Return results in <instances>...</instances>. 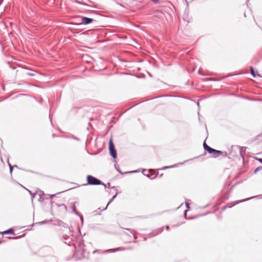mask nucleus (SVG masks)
Returning a JSON list of instances; mask_svg holds the SVG:
<instances>
[{
	"mask_svg": "<svg viewBox=\"0 0 262 262\" xmlns=\"http://www.w3.org/2000/svg\"><path fill=\"white\" fill-rule=\"evenodd\" d=\"M86 179L88 184L91 185H98L102 184L100 180L90 175L87 176Z\"/></svg>",
	"mask_w": 262,
	"mask_h": 262,
	"instance_id": "1",
	"label": "nucleus"
},
{
	"mask_svg": "<svg viewBox=\"0 0 262 262\" xmlns=\"http://www.w3.org/2000/svg\"><path fill=\"white\" fill-rule=\"evenodd\" d=\"M109 150L111 155L113 158L115 159L117 157V152L112 140L109 141Z\"/></svg>",
	"mask_w": 262,
	"mask_h": 262,
	"instance_id": "2",
	"label": "nucleus"
},
{
	"mask_svg": "<svg viewBox=\"0 0 262 262\" xmlns=\"http://www.w3.org/2000/svg\"><path fill=\"white\" fill-rule=\"evenodd\" d=\"M207 151L209 154H211L213 157L215 158L219 157L222 153L221 151L217 150L210 147L207 150Z\"/></svg>",
	"mask_w": 262,
	"mask_h": 262,
	"instance_id": "3",
	"label": "nucleus"
},
{
	"mask_svg": "<svg viewBox=\"0 0 262 262\" xmlns=\"http://www.w3.org/2000/svg\"><path fill=\"white\" fill-rule=\"evenodd\" d=\"M94 20L92 18L87 17H81V23L84 25H88L92 23Z\"/></svg>",
	"mask_w": 262,
	"mask_h": 262,
	"instance_id": "4",
	"label": "nucleus"
},
{
	"mask_svg": "<svg viewBox=\"0 0 262 262\" xmlns=\"http://www.w3.org/2000/svg\"><path fill=\"white\" fill-rule=\"evenodd\" d=\"M246 150V147L244 146H241L239 147V153L241 156L243 158L244 156V154L245 153Z\"/></svg>",
	"mask_w": 262,
	"mask_h": 262,
	"instance_id": "5",
	"label": "nucleus"
},
{
	"mask_svg": "<svg viewBox=\"0 0 262 262\" xmlns=\"http://www.w3.org/2000/svg\"><path fill=\"white\" fill-rule=\"evenodd\" d=\"M250 72H251V75L254 77H255L256 76H259V77H260V75L258 74H257V75L255 74V71L254 70V69L251 67H250Z\"/></svg>",
	"mask_w": 262,
	"mask_h": 262,
	"instance_id": "6",
	"label": "nucleus"
},
{
	"mask_svg": "<svg viewBox=\"0 0 262 262\" xmlns=\"http://www.w3.org/2000/svg\"><path fill=\"white\" fill-rule=\"evenodd\" d=\"M3 234H13V231L11 229H8L4 232H3Z\"/></svg>",
	"mask_w": 262,
	"mask_h": 262,
	"instance_id": "7",
	"label": "nucleus"
},
{
	"mask_svg": "<svg viewBox=\"0 0 262 262\" xmlns=\"http://www.w3.org/2000/svg\"><path fill=\"white\" fill-rule=\"evenodd\" d=\"M62 238H63V239L66 241L64 242V243L68 244V242L67 241L70 239V237L68 235H63L62 236ZM68 245H70V244H68Z\"/></svg>",
	"mask_w": 262,
	"mask_h": 262,
	"instance_id": "8",
	"label": "nucleus"
},
{
	"mask_svg": "<svg viewBox=\"0 0 262 262\" xmlns=\"http://www.w3.org/2000/svg\"><path fill=\"white\" fill-rule=\"evenodd\" d=\"M163 230V227H161L158 229L157 230V232L156 233H154V235H156L160 233H161Z\"/></svg>",
	"mask_w": 262,
	"mask_h": 262,
	"instance_id": "9",
	"label": "nucleus"
},
{
	"mask_svg": "<svg viewBox=\"0 0 262 262\" xmlns=\"http://www.w3.org/2000/svg\"><path fill=\"white\" fill-rule=\"evenodd\" d=\"M203 147H204V148L205 150L207 151V150L210 147V146H209L208 145H207L205 142H204L203 143Z\"/></svg>",
	"mask_w": 262,
	"mask_h": 262,
	"instance_id": "10",
	"label": "nucleus"
},
{
	"mask_svg": "<svg viewBox=\"0 0 262 262\" xmlns=\"http://www.w3.org/2000/svg\"><path fill=\"white\" fill-rule=\"evenodd\" d=\"M147 177H148L150 179H153L156 177V176L155 174H151L150 175H146Z\"/></svg>",
	"mask_w": 262,
	"mask_h": 262,
	"instance_id": "11",
	"label": "nucleus"
},
{
	"mask_svg": "<svg viewBox=\"0 0 262 262\" xmlns=\"http://www.w3.org/2000/svg\"><path fill=\"white\" fill-rule=\"evenodd\" d=\"M262 169V166H259L257 167L254 171V173H256L257 171Z\"/></svg>",
	"mask_w": 262,
	"mask_h": 262,
	"instance_id": "12",
	"label": "nucleus"
},
{
	"mask_svg": "<svg viewBox=\"0 0 262 262\" xmlns=\"http://www.w3.org/2000/svg\"><path fill=\"white\" fill-rule=\"evenodd\" d=\"M73 212L76 214L77 215H78V216H80V215L79 214V213L76 211V209H75V206H73Z\"/></svg>",
	"mask_w": 262,
	"mask_h": 262,
	"instance_id": "13",
	"label": "nucleus"
},
{
	"mask_svg": "<svg viewBox=\"0 0 262 262\" xmlns=\"http://www.w3.org/2000/svg\"><path fill=\"white\" fill-rule=\"evenodd\" d=\"M124 248H122V247H120V248H116V249H112V250L114 252L115 251H119V250H124Z\"/></svg>",
	"mask_w": 262,
	"mask_h": 262,
	"instance_id": "14",
	"label": "nucleus"
},
{
	"mask_svg": "<svg viewBox=\"0 0 262 262\" xmlns=\"http://www.w3.org/2000/svg\"><path fill=\"white\" fill-rule=\"evenodd\" d=\"M59 207H60L62 209H65L66 211H67V207H66V206L64 204H62L59 205Z\"/></svg>",
	"mask_w": 262,
	"mask_h": 262,
	"instance_id": "15",
	"label": "nucleus"
},
{
	"mask_svg": "<svg viewBox=\"0 0 262 262\" xmlns=\"http://www.w3.org/2000/svg\"><path fill=\"white\" fill-rule=\"evenodd\" d=\"M128 230L130 231L131 233L134 235V238L136 239V237L135 236V231L134 230L127 229Z\"/></svg>",
	"mask_w": 262,
	"mask_h": 262,
	"instance_id": "16",
	"label": "nucleus"
},
{
	"mask_svg": "<svg viewBox=\"0 0 262 262\" xmlns=\"http://www.w3.org/2000/svg\"><path fill=\"white\" fill-rule=\"evenodd\" d=\"M174 166H175V165H172V166H165V167H164L162 169H167V168H172V167H174Z\"/></svg>",
	"mask_w": 262,
	"mask_h": 262,
	"instance_id": "17",
	"label": "nucleus"
},
{
	"mask_svg": "<svg viewBox=\"0 0 262 262\" xmlns=\"http://www.w3.org/2000/svg\"><path fill=\"white\" fill-rule=\"evenodd\" d=\"M113 200H113L112 198L111 199V200L108 202V203H107V205H106V207L104 209V210H105V209H106V208H107V207L108 206V205H109V204H110V203H111Z\"/></svg>",
	"mask_w": 262,
	"mask_h": 262,
	"instance_id": "18",
	"label": "nucleus"
},
{
	"mask_svg": "<svg viewBox=\"0 0 262 262\" xmlns=\"http://www.w3.org/2000/svg\"><path fill=\"white\" fill-rule=\"evenodd\" d=\"M27 75L28 76H33L35 75L34 73H30V72L29 73H27Z\"/></svg>",
	"mask_w": 262,
	"mask_h": 262,
	"instance_id": "19",
	"label": "nucleus"
},
{
	"mask_svg": "<svg viewBox=\"0 0 262 262\" xmlns=\"http://www.w3.org/2000/svg\"><path fill=\"white\" fill-rule=\"evenodd\" d=\"M9 167H10V172H12L13 167L9 163Z\"/></svg>",
	"mask_w": 262,
	"mask_h": 262,
	"instance_id": "20",
	"label": "nucleus"
},
{
	"mask_svg": "<svg viewBox=\"0 0 262 262\" xmlns=\"http://www.w3.org/2000/svg\"><path fill=\"white\" fill-rule=\"evenodd\" d=\"M55 195V194L50 195V199H52Z\"/></svg>",
	"mask_w": 262,
	"mask_h": 262,
	"instance_id": "21",
	"label": "nucleus"
},
{
	"mask_svg": "<svg viewBox=\"0 0 262 262\" xmlns=\"http://www.w3.org/2000/svg\"><path fill=\"white\" fill-rule=\"evenodd\" d=\"M249 199H245V200H241V201H239V202H244V201H247V200H249Z\"/></svg>",
	"mask_w": 262,
	"mask_h": 262,
	"instance_id": "22",
	"label": "nucleus"
},
{
	"mask_svg": "<svg viewBox=\"0 0 262 262\" xmlns=\"http://www.w3.org/2000/svg\"><path fill=\"white\" fill-rule=\"evenodd\" d=\"M151 1L154 3H157L158 2H159V0H151Z\"/></svg>",
	"mask_w": 262,
	"mask_h": 262,
	"instance_id": "23",
	"label": "nucleus"
},
{
	"mask_svg": "<svg viewBox=\"0 0 262 262\" xmlns=\"http://www.w3.org/2000/svg\"><path fill=\"white\" fill-rule=\"evenodd\" d=\"M101 185L104 186L105 189L106 188V186L104 183H102Z\"/></svg>",
	"mask_w": 262,
	"mask_h": 262,
	"instance_id": "24",
	"label": "nucleus"
},
{
	"mask_svg": "<svg viewBox=\"0 0 262 262\" xmlns=\"http://www.w3.org/2000/svg\"><path fill=\"white\" fill-rule=\"evenodd\" d=\"M262 164V159L259 158L257 159Z\"/></svg>",
	"mask_w": 262,
	"mask_h": 262,
	"instance_id": "25",
	"label": "nucleus"
},
{
	"mask_svg": "<svg viewBox=\"0 0 262 262\" xmlns=\"http://www.w3.org/2000/svg\"><path fill=\"white\" fill-rule=\"evenodd\" d=\"M117 193H116L115 195H114L113 197H112V199L114 200L117 196Z\"/></svg>",
	"mask_w": 262,
	"mask_h": 262,
	"instance_id": "26",
	"label": "nucleus"
},
{
	"mask_svg": "<svg viewBox=\"0 0 262 262\" xmlns=\"http://www.w3.org/2000/svg\"><path fill=\"white\" fill-rule=\"evenodd\" d=\"M169 226H166V229L167 230H168V229H169Z\"/></svg>",
	"mask_w": 262,
	"mask_h": 262,
	"instance_id": "27",
	"label": "nucleus"
},
{
	"mask_svg": "<svg viewBox=\"0 0 262 262\" xmlns=\"http://www.w3.org/2000/svg\"><path fill=\"white\" fill-rule=\"evenodd\" d=\"M31 195H32V196L33 198H34V196H35V193H34V194H33V193H32V194H31Z\"/></svg>",
	"mask_w": 262,
	"mask_h": 262,
	"instance_id": "28",
	"label": "nucleus"
},
{
	"mask_svg": "<svg viewBox=\"0 0 262 262\" xmlns=\"http://www.w3.org/2000/svg\"><path fill=\"white\" fill-rule=\"evenodd\" d=\"M28 191H29V193H30L31 194H32V193L31 192V191H30V190H28Z\"/></svg>",
	"mask_w": 262,
	"mask_h": 262,
	"instance_id": "29",
	"label": "nucleus"
},
{
	"mask_svg": "<svg viewBox=\"0 0 262 262\" xmlns=\"http://www.w3.org/2000/svg\"><path fill=\"white\" fill-rule=\"evenodd\" d=\"M119 5L120 6H121V7H123V6L122 4H119Z\"/></svg>",
	"mask_w": 262,
	"mask_h": 262,
	"instance_id": "30",
	"label": "nucleus"
},
{
	"mask_svg": "<svg viewBox=\"0 0 262 262\" xmlns=\"http://www.w3.org/2000/svg\"><path fill=\"white\" fill-rule=\"evenodd\" d=\"M186 207H187V208H188V207H188V204H186Z\"/></svg>",
	"mask_w": 262,
	"mask_h": 262,
	"instance_id": "31",
	"label": "nucleus"
},
{
	"mask_svg": "<svg viewBox=\"0 0 262 262\" xmlns=\"http://www.w3.org/2000/svg\"><path fill=\"white\" fill-rule=\"evenodd\" d=\"M81 219L82 220V221H83V217H81Z\"/></svg>",
	"mask_w": 262,
	"mask_h": 262,
	"instance_id": "32",
	"label": "nucleus"
},
{
	"mask_svg": "<svg viewBox=\"0 0 262 262\" xmlns=\"http://www.w3.org/2000/svg\"><path fill=\"white\" fill-rule=\"evenodd\" d=\"M108 186H109V187H110V183H108Z\"/></svg>",
	"mask_w": 262,
	"mask_h": 262,
	"instance_id": "33",
	"label": "nucleus"
}]
</instances>
